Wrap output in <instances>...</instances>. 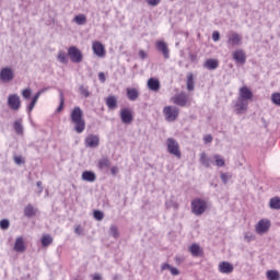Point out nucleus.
I'll list each match as a JSON object with an SVG mask.
<instances>
[{
	"label": "nucleus",
	"mask_w": 280,
	"mask_h": 280,
	"mask_svg": "<svg viewBox=\"0 0 280 280\" xmlns=\"http://www.w3.org/2000/svg\"><path fill=\"white\" fill-rule=\"evenodd\" d=\"M172 269V266L167 262H164L161 265V270H171Z\"/></svg>",
	"instance_id": "obj_54"
},
{
	"label": "nucleus",
	"mask_w": 280,
	"mask_h": 280,
	"mask_svg": "<svg viewBox=\"0 0 280 280\" xmlns=\"http://www.w3.org/2000/svg\"><path fill=\"white\" fill-rule=\"evenodd\" d=\"M120 119L122 124H126L127 126L132 124L135 116L132 115V109L125 107L120 109Z\"/></svg>",
	"instance_id": "obj_10"
},
{
	"label": "nucleus",
	"mask_w": 280,
	"mask_h": 280,
	"mask_svg": "<svg viewBox=\"0 0 280 280\" xmlns=\"http://www.w3.org/2000/svg\"><path fill=\"white\" fill-rule=\"evenodd\" d=\"M26 248L27 247L25 246V238H23V236L16 237L13 246L15 253H25Z\"/></svg>",
	"instance_id": "obj_19"
},
{
	"label": "nucleus",
	"mask_w": 280,
	"mask_h": 280,
	"mask_svg": "<svg viewBox=\"0 0 280 280\" xmlns=\"http://www.w3.org/2000/svg\"><path fill=\"white\" fill-rule=\"evenodd\" d=\"M266 277L268 280H280V273L278 270H268L266 272Z\"/></svg>",
	"instance_id": "obj_32"
},
{
	"label": "nucleus",
	"mask_w": 280,
	"mask_h": 280,
	"mask_svg": "<svg viewBox=\"0 0 280 280\" xmlns=\"http://www.w3.org/2000/svg\"><path fill=\"white\" fill-rule=\"evenodd\" d=\"M74 232L77 233V235H82L83 230H82L81 226H77L75 230H74Z\"/></svg>",
	"instance_id": "obj_57"
},
{
	"label": "nucleus",
	"mask_w": 280,
	"mask_h": 280,
	"mask_svg": "<svg viewBox=\"0 0 280 280\" xmlns=\"http://www.w3.org/2000/svg\"><path fill=\"white\" fill-rule=\"evenodd\" d=\"M45 91H47V89H43L40 91H38L32 98L31 103L27 105L26 110L28 113V117H32V110H34V107L36 106V104L38 103V100L40 98V94L45 93Z\"/></svg>",
	"instance_id": "obj_15"
},
{
	"label": "nucleus",
	"mask_w": 280,
	"mask_h": 280,
	"mask_svg": "<svg viewBox=\"0 0 280 280\" xmlns=\"http://www.w3.org/2000/svg\"><path fill=\"white\" fill-rule=\"evenodd\" d=\"M213 161H214V165H217V167H224V165H225L224 158H222V155H220V154L213 155Z\"/></svg>",
	"instance_id": "obj_33"
},
{
	"label": "nucleus",
	"mask_w": 280,
	"mask_h": 280,
	"mask_svg": "<svg viewBox=\"0 0 280 280\" xmlns=\"http://www.w3.org/2000/svg\"><path fill=\"white\" fill-rule=\"evenodd\" d=\"M218 270L221 272V275H231V272L235 270V267H233V264L229 261H222L219 264Z\"/></svg>",
	"instance_id": "obj_16"
},
{
	"label": "nucleus",
	"mask_w": 280,
	"mask_h": 280,
	"mask_svg": "<svg viewBox=\"0 0 280 280\" xmlns=\"http://www.w3.org/2000/svg\"><path fill=\"white\" fill-rule=\"evenodd\" d=\"M271 102L275 106H280V92H275L271 94Z\"/></svg>",
	"instance_id": "obj_38"
},
{
	"label": "nucleus",
	"mask_w": 280,
	"mask_h": 280,
	"mask_svg": "<svg viewBox=\"0 0 280 280\" xmlns=\"http://www.w3.org/2000/svg\"><path fill=\"white\" fill-rule=\"evenodd\" d=\"M155 49H158L160 54H162L165 60H170V47L167 46V43H165V40L163 39L156 40Z\"/></svg>",
	"instance_id": "obj_9"
},
{
	"label": "nucleus",
	"mask_w": 280,
	"mask_h": 280,
	"mask_svg": "<svg viewBox=\"0 0 280 280\" xmlns=\"http://www.w3.org/2000/svg\"><path fill=\"white\" fill-rule=\"evenodd\" d=\"M110 174H112L113 176H117V174H119V167L113 166V167L110 168Z\"/></svg>",
	"instance_id": "obj_53"
},
{
	"label": "nucleus",
	"mask_w": 280,
	"mask_h": 280,
	"mask_svg": "<svg viewBox=\"0 0 280 280\" xmlns=\"http://www.w3.org/2000/svg\"><path fill=\"white\" fill-rule=\"evenodd\" d=\"M269 208L275 211H280V197H272L269 200Z\"/></svg>",
	"instance_id": "obj_28"
},
{
	"label": "nucleus",
	"mask_w": 280,
	"mask_h": 280,
	"mask_svg": "<svg viewBox=\"0 0 280 280\" xmlns=\"http://www.w3.org/2000/svg\"><path fill=\"white\" fill-rule=\"evenodd\" d=\"M205 69L208 71H215L220 67V60L218 59H207L203 63Z\"/></svg>",
	"instance_id": "obj_20"
},
{
	"label": "nucleus",
	"mask_w": 280,
	"mask_h": 280,
	"mask_svg": "<svg viewBox=\"0 0 280 280\" xmlns=\"http://www.w3.org/2000/svg\"><path fill=\"white\" fill-rule=\"evenodd\" d=\"M98 80L102 83L106 82V74H104V72H100L98 73Z\"/></svg>",
	"instance_id": "obj_55"
},
{
	"label": "nucleus",
	"mask_w": 280,
	"mask_h": 280,
	"mask_svg": "<svg viewBox=\"0 0 280 280\" xmlns=\"http://www.w3.org/2000/svg\"><path fill=\"white\" fill-rule=\"evenodd\" d=\"M36 208H34V206L32 205H27L25 208H24V215L26 218H34V215H36Z\"/></svg>",
	"instance_id": "obj_30"
},
{
	"label": "nucleus",
	"mask_w": 280,
	"mask_h": 280,
	"mask_svg": "<svg viewBox=\"0 0 280 280\" xmlns=\"http://www.w3.org/2000/svg\"><path fill=\"white\" fill-rule=\"evenodd\" d=\"M62 108H65V95L60 92V103L57 108V113H62Z\"/></svg>",
	"instance_id": "obj_45"
},
{
	"label": "nucleus",
	"mask_w": 280,
	"mask_h": 280,
	"mask_svg": "<svg viewBox=\"0 0 280 280\" xmlns=\"http://www.w3.org/2000/svg\"><path fill=\"white\" fill-rule=\"evenodd\" d=\"M174 261L180 266L185 261V258L183 256H175Z\"/></svg>",
	"instance_id": "obj_49"
},
{
	"label": "nucleus",
	"mask_w": 280,
	"mask_h": 280,
	"mask_svg": "<svg viewBox=\"0 0 280 280\" xmlns=\"http://www.w3.org/2000/svg\"><path fill=\"white\" fill-rule=\"evenodd\" d=\"M0 80L2 82H12V80H14V70L10 67L2 68L0 71Z\"/></svg>",
	"instance_id": "obj_13"
},
{
	"label": "nucleus",
	"mask_w": 280,
	"mask_h": 280,
	"mask_svg": "<svg viewBox=\"0 0 280 280\" xmlns=\"http://www.w3.org/2000/svg\"><path fill=\"white\" fill-rule=\"evenodd\" d=\"M271 222L269 219H261L258 221V223L255 225V231L257 235H266L268 231H270Z\"/></svg>",
	"instance_id": "obj_6"
},
{
	"label": "nucleus",
	"mask_w": 280,
	"mask_h": 280,
	"mask_svg": "<svg viewBox=\"0 0 280 280\" xmlns=\"http://www.w3.org/2000/svg\"><path fill=\"white\" fill-rule=\"evenodd\" d=\"M7 104L11 110H20L21 109V96H19V94H10L8 96Z\"/></svg>",
	"instance_id": "obj_8"
},
{
	"label": "nucleus",
	"mask_w": 280,
	"mask_h": 280,
	"mask_svg": "<svg viewBox=\"0 0 280 280\" xmlns=\"http://www.w3.org/2000/svg\"><path fill=\"white\" fill-rule=\"evenodd\" d=\"M166 147H167L168 154L176 156V159H180V156H182L180 144L178 143V141H176V139L167 138Z\"/></svg>",
	"instance_id": "obj_3"
},
{
	"label": "nucleus",
	"mask_w": 280,
	"mask_h": 280,
	"mask_svg": "<svg viewBox=\"0 0 280 280\" xmlns=\"http://www.w3.org/2000/svg\"><path fill=\"white\" fill-rule=\"evenodd\" d=\"M36 185H37V187L42 188L43 183L42 182H37Z\"/></svg>",
	"instance_id": "obj_59"
},
{
	"label": "nucleus",
	"mask_w": 280,
	"mask_h": 280,
	"mask_svg": "<svg viewBox=\"0 0 280 280\" xmlns=\"http://www.w3.org/2000/svg\"><path fill=\"white\" fill-rule=\"evenodd\" d=\"M0 229H2V231H8V229H10V221L7 219L1 220Z\"/></svg>",
	"instance_id": "obj_44"
},
{
	"label": "nucleus",
	"mask_w": 280,
	"mask_h": 280,
	"mask_svg": "<svg viewBox=\"0 0 280 280\" xmlns=\"http://www.w3.org/2000/svg\"><path fill=\"white\" fill-rule=\"evenodd\" d=\"M234 108L236 115H244L246 110H248V101H244L237 97L234 104Z\"/></svg>",
	"instance_id": "obj_12"
},
{
	"label": "nucleus",
	"mask_w": 280,
	"mask_h": 280,
	"mask_svg": "<svg viewBox=\"0 0 280 280\" xmlns=\"http://www.w3.org/2000/svg\"><path fill=\"white\" fill-rule=\"evenodd\" d=\"M79 93L82 97H91V92L89 91V86L80 85Z\"/></svg>",
	"instance_id": "obj_36"
},
{
	"label": "nucleus",
	"mask_w": 280,
	"mask_h": 280,
	"mask_svg": "<svg viewBox=\"0 0 280 280\" xmlns=\"http://www.w3.org/2000/svg\"><path fill=\"white\" fill-rule=\"evenodd\" d=\"M221 180L226 184L229 183V180H231V176L229 175V173H222L221 174Z\"/></svg>",
	"instance_id": "obj_46"
},
{
	"label": "nucleus",
	"mask_w": 280,
	"mask_h": 280,
	"mask_svg": "<svg viewBox=\"0 0 280 280\" xmlns=\"http://www.w3.org/2000/svg\"><path fill=\"white\" fill-rule=\"evenodd\" d=\"M32 126H34V121L31 120Z\"/></svg>",
	"instance_id": "obj_60"
},
{
	"label": "nucleus",
	"mask_w": 280,
	"mask_h": 280,
	"mask_svg": "<svg viewBox=\"0 0 280 280\" xmlns=\"http://www.w3.org/2000/svg\"><path fill=\"white\" fill-rule=\"evenodd\" d=\"M170 272L173 277H178V275H180V271L176 267H171Z\"/></svg>",
	"instance_id": "obj_47"
},
{
	"label": "nucleus",
	"mask_w": 280,
	"mask_h": 280,
	"mask_svg": "<svg viewBox=\"0 0 280 280\" xmlns=\"http://www.w3.org/2000/svg\"><path fill=\"white\" fill-rule=\"evenodd\" d=\"M238 100H243L245 102H250L253 100V91L248 89V86H242L238 90Z\"/></svg>",
	"instance_id": "obj_14"
},
{
	"label": "nucleus",
	"mask_w": 280,
	"mask_h": 280,
	"mask_svg": "<svg viewBox=\"0 0 280 280\" xmlns=\"http://www.w3.org/2000/svg\"><path fill=\"white\" fill-rule=\"evenodd\" d=\"M73 22L77 23V25H86V15L79 14L74 16Z\"/></svg>",
	"instance_id": "obj_34"
},
{
	"label": "nucleus",
	"mask_w": 280,
	"mask_h": 280,
	"mask_svg": "<svg viewBox=\"0 0 280 280\" xmlns=\"http://www.w3.org/2000/svg\"><path fill=\"white\" fill-rule=\"evenodd\" d=\"M57 60H59L61 65H67L69 62V59H67V54L62 50L58 52Z\"/></svg>",
	"instance_id": "obj_37"
},
{
	"label": "nucleus",
	"mask_w": 280,
	"mask_h": 280,
	"mask_svg": "<svg viewBox=\"0 0 280 280\" xmlns=\"http://www.w3.org/2000/svg\"><path fill=\"white\" fill-rule=\"evenodd\" d=\"M98 170H108L110 167V160L108 158H103L97 162Z\"/></svg>",
	"instance_id": "obj_29"
},
{
	"label": "nucleus",
	"mask_w": 280,
	"mask_h": 280,
	"mask_svg": "<svg viewBox=\"0 0 280 280\" xmlns=\"http://www.w3.org/2000/svg\"><path fill=\"white\" fill-rule=\"evenodd\" d=\"M212 40H214V43H218V40H220V32L214 31L212 33Z\"/></svg>",
	"instance_id": "obj_48"
},
{
	"label": "nucleus",
	"mask_w": 280,
	"mask_h": 280,
	"mask_svg": "<svg viewBox=\"0 0 280 280\" xmlns=\"http://www.w3.org/2000/svg\"><path fill=\"white\" fill-rule=\"evenodd\" d=\"M14 163H16V165H22V163H23V158H22V156H15V158H14Z\"/></svg>",
	"instance_id": "obj_56"
},
{
	"label": "nucleus",
	"mask_w": 280,
	"mask_h": 280,
	"mask_svg": "<svg viewBox=\"0 0 280 280\" xmlns=\"http://www.w3.org/2000/svg\"><path fill=\"white\" fill-rule=\"evenodd\" d=\"M255 240V234L253 232H245L244 233V241L247 243L254 242Z\"/></svg>",
	"instance_id": "obj_42"
},
{
	"label": "nucleus",
	"mask_w": 280,
	"mask_h": 280,
	"mask_svg": "<svg viewBox=\"0 0 280 280\" xmlns=\"http://www.w3.org/2000/svg\"><path fill=\"white\" fill-rule=\"evenodd\" d=\"M100 145V136L89 135L85 138V148H97Z\"/></svg>",
	"instance_id": "obj_18"
},
{
	"label": "nucleus",
	"mask_w": 280,
	"mask_h": 280,
	"mask_svg": "<svg viewBox=\"0 0 280 280\" xmlns=\"http://www.w3.org/2000/svg\"><path fill=\"white\" fill-rule=\"evenodd\" d=\"M233 60H235V62L237 65H245L246 63V52H244L243 49H236L233 54Z\"/></svg>",
	"instance_id": "obj_17"
},
{
	"label": "nucleus",
	"mask_w": 280,
	"mask_h": 280,
	"mask_svg": "<svg viewBox=\"0 0 280 280\" xmlns=\"http://www.w3.org/2000/svg\"><path fill=\"white\" fill-rule=\"evenodd\" d=\"M84 112L82 108L74 107L70 114L72 124L74 125V130L78 135H82L86 128V122L84 121Z\"/></svg>",
	"instance_id": "obj_1"
},
{
	"label": "nucleus",
	"mask_w": 280,
	"mask_h": 280,
	"mask_svg": "<svg viewBox=\"0 0 280 280\" xmlns=\"http://www.w3.org/2000/svg\"><path fill=\"white\" fill-rule=\"evenodd\" d=\"M139 58H141V60H145V58H148V52L143 49L139 50Z\"/></svg>",
	"instance_id": "obj_51"
},
{
	"label": "nucleus",
	"mask_w": 280,
	"mask_h": 280,
	"mask_svg": "<svg viewBox=\"0 0 280 280\" xmlns=\"http://www.w3.org/2000/svg\"><path fill=\"white\" fill-rule=\"evenodd\" d=\"M93 279H94V280H102V276H101L100 273H95V275L93 276Z\"/></svg>",
	"instance_id": "obj_58"
},
{
	"label": "nucleus",
	"mask_w": 280,
	"mask_h": 280,
	"mask_svg": "<svg viewBox=\"0 0 280 280\" xmlns=\"http://www.w3.org/2000/svg\"><path fill=\"white\" fill-rule=\"evenodd\" d=\"M92 50H93V54L97 56V58L106 57V48L104 47V44H102V42H97V40L93 42Z\"/></svg>",
	"instance_id": "obj_11"
},
{
	"label": "nucleus",
	"mask_w": 280,
	"mask_h": 280,
	"mask_svg": "<svg viewBox=\"0 0 280 280\" xmlns=\"http://www.w3.org/2000/svg\"><path fill=\"white\" fill-rule=\"evenodd\" d=\"M13 129L15 130L16 135H20L22 137L24 132L23 118H19L13 122Z\"/></svg>",
	"instance_id": "obj_26"
},
{
	"label": "nucleus",
	"mask_w": 280,
	"mask_h": 280,
	"mask_svg": "<svg viewBox=\"0 0 280 280\" xmlns=\"http://www.w3.org/2000/svg\"><path fill=\"white\" fill-rule=\"evenodd\" d=\"M106 104L108 108H110L112 110H115V108H117V97L115 96L107 97Z\"/></svg>",
	"instance_id": "obj_31"
},
{
	"label": "nucleus",
	"mask_w": 280,
	"mask_h": 280,
	"mask_svg": "<svg viewBox=\"0 0 280 280\" xmlns=\"http://www.w3.org/2000/svg\"><path fill=\"white\" fill-rule=\"evenodd\" d=\"M147 3L149 5H153V7H156L161 3V0H147Z\"/></svg>",
	"instance_id": "obj_50"
},
{
	"label": "nucleus",
	"mask_w": 280,
	"mask_h": 280,
	"mask_svg": "<svg viewBox=\"0 0 280 280\" xmlns=\"http://www.w3.org/2000/svg\"><path fill=\"white\" fill-rule=\"evenodd\" d=\"M228 45L230 47H240L242 45V35L235 31H230L226 35Z\"/></svg>",
	"instance_id": "obj_7"
},
{
	"label": "nucleus",
	"mask_w": 280,
	"mask_h": 280,
	"mask_svg": "<svg viewBox=\"0 0 280 280\" xmlns=\"http://www.w3.org/2000/svg\"><path fill=\"white\" fill-rule=\"evenodd\" d=\"M163 115L166 121H176V119H178V115H180V109L176 106H165L163 108Z\"/></svg>",
	"instance_id": "obj_4"
},
{
	"label": "nucleus",
	"mask_w": 280,
	"mask_h": 280,
	"mask_svg": "<svg viewBox=\"0 0 280 280\" xmlns=\"http://www.w3.org/2000/svg\"><path fill=\"white\" fill-rule=\"evenodd\" d=\"M127 97L128 100H130V102H137V100L139 98V90L135 88H128Z\"/></svg>",
	"instance_id": "obj_24"
},
{
	"label": "nucleus",
	"mask_w": 280,
	"mask_h": 280,
	"mask_svg": "<svg viewBox=\"0 0 280 280\" xmlns=\"http://www.w3.org/2000/svg\"><path fill=\"white\" fill-rule=\"evenodd\" d=\"M93 215H94V220H97L98 222H102V220H104V212L100 210H95L93 212Z\"/></svg>",
	"instance_id": "obj_43"
},
{
	"label": "nucleus",
	"mask_w": 280,
	"mask_h": 280,
	"mask_svg": "<svg viewBox=\"0 0 280 280\" xmlns=\"http://www.w3.org/2000/svg\"><path fill=\"white\" fill-rule=\"evenodd\" d=\"M109 235H112V237H115V240L119 237V230L117 229V225H112L109 228Z\"/></svg>",
	"instance_id": "obj_39"
},
{
	"label": "nucleus",
	"mask_w": 280,
	"mask_h": 280,
	"mask_svg": "<svg viewBox=\"0 0 280 280\" xmlns=\"http://www.w3.org/2000/svg\"><path fill=\"white\" fill-rule=\"evenodd\" d=\"M96 179H97V175H95L91 171H84L82 173V180H85L86 183H95Z\"/></svg>",
	"instance_id": "obj_25"
},
{
	"label": "nucleus",
	"mask_w": 280,
	"mask_h": 280,
	"mask_svg": "<svg viewBox=\"0 0 280 280\" xmlns=\"http://www.w3.org/2000/svg\"><path fill=\"white\" fill-rule=\"evenodd\" d=\"M22 97L23 100H30V97H32V89L26 88L22 90Z\"/></svg>",
	"instance_id": "obj_41"
},
{
	"label": "nucleus",
	"mask_w": 280,
	"mask_h": 280,
	"mask_svg": "<svg viewBox=\"0 0 280 280\" xmlns=\"http://www.w3.org/2000/svg\"><path fill=\"white\" fill-rule=\"evenodd\" d=\"M54 238L49 234H46L42 237V246H44L45 248H47V246H50Z\"/></svg>",
	"instance_id": "obj_35"
},
{
	"label": "nucleus",
	"mask_w": 280,
	"mask_h": 280,
	"mask_svg": "<svg viewBox=\"0 0 280 280\" xmlns=\"http://www.w3.org/2000/svg\"><path fill=\"white\" fill-rule=\"evenodd\" d=\"M189 253L192 257H202L203 255V250L202 247H200L197 243H194L190 247H189Z\"/></svg>",
	"instance_id": "obj_22"
},
{
	"label": "nucleus",
	"mask_w": 280,
	"mask_h": 280,
	"mask_svg": "<svg viewBox=\"0 0 280 280\" xmlns=\"http://www.w3.org/2000/svg\"><path fill=\"white\" fill-rule=\"evenodd\" d=\"M173 103L177 106H187V95L185 93L177 94L173 97Z\"/></svg>",
	"instance_id": "obj_21"
},
{
	"label": "nucleus",
	"mask_w": 280,
	"mask_h": 280,
	"mask_svg": "<svg viewBox=\"0 0 280 280\" xmlns=\"http://www.w3.org/2000/svg\"><path fill=\"white\" fill-rule=\"evenodd\" d=\"M211 141H213V137L211 135H206L203 137V142L205 143H211Z\"/></svg>",
	"instance_id": "obj_52"
},
{
	"label": "nucleus",
	"mask_w": 280,
	"mask_h": 280,
	"mask_svg": "<svg viewBox=\"0 0 280 280\" xmlns=\"http://www.w3.org/2000/svg\"><path fill=\"white\" fill-rule=\"evenodd\" d=\"M68 56H69L71 62H74L75 65H80V62H82V60H84V55L82 54V50H80L75 46H71L68 49Z\"/></svg>",
	"instance_id": "obj_5"
},
{
	"label": "nucleus",
	"mask_w": 280,
	"mask_h": 280,
	"mask_svg": "<svg viewBox=\"0 0 280 280\" xmlns=\"http://www.w3.org/2000/svg\"><path fill=\"white\" fill-rule=\"evenodd\" d=\"M187 89L194 91V74H188L187 77Z\"/></svg>",
	"instance_id": "obj_40"
},
{
	"label": "nucleus",
	"mask_w": 280,
	"mask_h": 280,
	"mask_svg": "<svg viewBox=\"0 0 280 280\" xmlns=\"http://www.w3.org/2000/svg\"><path fill=\"white\" fill-rule=\"evenodd\" d=\"M190 207L194 215H202L207 209H209V201L201 198H195L191 201Z\"/></svg>",
	"instance_id": "obj_2"
},
{
	"label": "nucleus",
	"mask_w": 280,
	"mask_h": 280,
	"mask_svg": "<svg viewBox=\"0 0 280 280\" xmlns=\"http://www.w3.org/2000/svg\"><path fill=\"white\" fill-rule=\"evenodd\" d=\"M199 162L201 163V165H203V167H211V163H213V161H211V158L207 156V153L200 154Z\"/></svg>",
	"instance_id": "obj_27"
},
{
	"label": "nucleus",
	"mask_w": 280,
	"mask_h": 280,
	"mask_svg": "<svg viewBox=\"0 0 280 280\" xmlns=\"http://www.w3.org/2000/svg\"><path fill=\"white\" fill-rule=\"evenodd\" d=\"M148 88L150 89V91H160L161 82L158 79L151 78L148 80Z\"/></svg>",
	"instance_id": "obj_23"
}]
</instances>
